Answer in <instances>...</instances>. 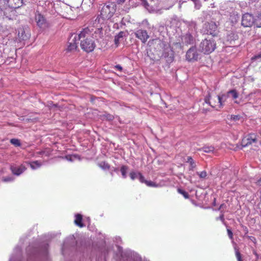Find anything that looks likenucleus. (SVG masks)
Listing matches in <instances>:
<instances>
[{"label": "nucleus", "mask_w": 261, "mask_h": 261, "mask_svg": "<svg viewBox=\"0 0 261 261\" xmlns=\"http://www.w3.org/2000/svg\"><path fill=\"white\" fill-rule=\"evenodd\" d=\"M83 216L81 214H77L75 215V220L74 222L75 225L80 227H83L84 226V224L82 222Z\"/></svg>", "instance_id": "17"}, {"label": "nucleus", "mask_w": 261, "mask_h": 261, "mask_svg": "<svg viewBox=\"0 0 261 261\" xmlns=\"http://www.w3.org/2000/svg\"><path fill=\"white\" fill-rule=\"evenodd\" d=\"M175 44H177H177H179V45H180V43H175Z\"/></svg>", "instance_id": "46"}, {"label": "nucleus", "mask_w": 261, "mask_h": 261, "mask_svg": "<svg viewBox=\"0 0 261 261\" xmlns=\"http://www.w3.org/2000/svg\"><path fill=\"white\" fill-rule=\"evenodd\" d=\"M227 94H230L231 95V96L233 99H236L239 97V94L236 90L232 89L228 91L227 92Z\"/></svg>", "instance_id": "22"}, {"label": "nucleus", "mask_w": 261, "mask_h": 261, "mask_svg": "<svg viewBox=\"0 0 261 261\" xmlns=\"http://www.w3.org/2000/svg\"><path fill=\"white\" fill-rule=\"evenodd\" d=\"M135 35L136 38L140 39L143 43H145L149 36L146 30L139 29L135 32Z\"/></svg>", "instance_id": "11"}, {"label": "nucleus", "mask_w": 261, "mask_h": 261, "mask_svg": "<svg viewBox=\"0 0 261 261\" xmlns=\"http://www.w3.org/2000/svg\"><path fill=\"white\" fill-rule=\"evenodd\" d=\"M10 143L15 146L18 147L21 145L20 140L17 139H12L10 140Z\"/></svg>", "instance_id": "24"}, {"label": "nucleus", "mask_w": 261, "mask_h": 261, "mask_svg": "<svg viewBox=\"0 0 261 261\" xmlns=\"http://www.w3.org/2000/svg\"><path fill=\"white\" fill-rule=\"evenodd\" d=\"M183 40L184 43L186 45H188L190 44H193L194 43L195 39L193 36L190 33H186L183 36Z\"/></svg>", "instance_id": "14"}, {"label": "nucleus", "mask_w": 261, "mask_h": 261, "mask_svg": "<svg viewBox=\"0 0 261 261\" xmlns=\"http://www.w3.org/2000/svg\"><path fill=\"white\" fill-rule=\"evenodd\" d=\"M143 2L146 3V1L145 0H142Z\"/></svg>", "instance_id": "45"}, {"label": "nucleus", "mask_w": 261, "mask_h": 261, "mask_svg": "<svg viewBox=\"0 0 261 261\" xmlns=\"http://www.w3.org/2000/svg\"><path fill=\"white\" fill-rule=\"evenodd\" d=\"M145 184L148 187H158V185L155 182H153L151 180H147L145 182Z\"/></svg>", "instance_id": "28"}, {"label": "nucleus", "mask_w": 261, "mask_h": 261, "mask_svg": "<svg viewBox=\"0 0 261 261\" xmlns=\"http://www.w3.org/2000/svg\"><path fill=\"white\" fill-rule=\"evenodd\" d=\"M227 233H228V236L229 238L231 240H233V233H232V231L229 229H227Z\"/></svg>", "instance_id": "36"}, {"label": "nucleus", "mask_w": 261, "mask_h": 261, "mask_svg": "<svg viewBox=\"0 0 261 261\" xmlns=\"http://www.w3.org/2000/svg\"><path fill=\"white\" fill-rule=\"evenodd\" d=\"M114 68L120 71L122 70V67L120 65L115 66Z\"/></svg>", "instance_id": "38"}, {"label": "nucleus", "mask_w": 261, "mask_h": 261, "mask_svg": "<svg viewBox=\"0 0 261 261\" xmlns=\"http://www.w3.org/2000/svg\"><path fill=\"white\" fill-rule=\"evenodd\" d=\"M138 175V173H137L134 171H132L129 173L130 177L131 179H132V180H135L137 177Z\"/></svg>", "instance_id": "34"}, {"label": "nucleus", "mask_w": 261, "mask_h": 261, "mask_svg": "<svg viewBox=\"0 0 261 261\" xmlns=\"http://www.w3.org/2000/svg\"><path fill=\"white\" fill-rule=\"evenodd\" d=\"M120 1H121V0H120Z\"/></svg>", "instance_id": "47"}, {"label": "nucleus", "mask_w": 261, "mask_h": 261, "mask_svg": "<svg viewBox=\"0 0 261 261\" xmlns=\"http://www.w3.org/2000/svg\"><path fill=\"white\" fill-rule=\"evenodd\" d=\"M64 12L63 14V16L68 19H72V16L73 15V11L71 8L70 7L66 6L64 8Z\"/></svg>", "instance_id": "16"}, {"label": "nucleus", "mask_w": 261, "mask_h": 261, "mask_svg": "<svg viewBox=\"0 0 261 261\" xmlns=\"http://www.w3.org/2000/svg\"><path fill=\"white\" fill-rule=\"evenodd\" d=\"M203 151L205 152H211L214 150V147L213 146L204 147L203 148Z\"/></svg>", "instance_id": "29"}, {"label": "nucleus", "mask_w": 261, "mask_h": 261, "mask_svg": "<svg viewBox=\"0 0 261 261\" xmlns=\"http://www.w3.org/2000/svg\"><path fill=\"white\" fill-rule=\"evenodd\" d=\"M116 11V4L114 2H108L105 4L101 8L99 17L103 20H109L113 17Z\"/></svg>", "instance_id": "2"}, {"label": "nucleus", "mask_w": 261, "mask_h": 261, "mask_svg": "<svg viewBox=\"0 0 261 261\" xmlns=\"http://www.w3.org/2000/svg\"><path fill=\"white\" fill-rule=\"evenodd\" d=\"M235 250H236L235 253H236V256L237 260L238 261H243V260L242 259L241 254L240 253L239 250L237 248H235Z\"/></svg>", "instance_id": "30"}, {"label": "nucleus", "mask_w": 261, "mask_h": 261, "mask_svg": "<svg viewBox=\"0 0 261 261\" xmlns=\"http://www.w3.org/2000/svg\"><path fill=\"white\" fill-rule=\"evenodd\" d=\"M254 16L250 13H246L242 15L241 24L244 27H251L253 25Z\"/></svg>", "instance_id": "8"}, {"label": "nucleus", "mask_w": 261, "mask_h": 261, "mask_svg": "<svg viewBox=\"0 0 261 261\" xmlns=\"http://www.w3.org/2000/svg\"><path fill=\"white\" fill-rule=\"evenodd\" d=\"M98 166L103 170H109L110 168V165L106 162L102 161L98 164Z\"/></svg>", "instance_id": "21"}, {"label": "nucleus", "mask_w": 261, "mask_h": 261, "mask_svg": "<svg viewBox=\"0 0 261 261\" xmlns=\"http://www.w3.org/2000/svg\"><path fill=\"white\" fill-rule=\"evenodd\" d=\"M124 34L123 32L121 31L115 36L114 43L116 47L119 45L120 39L123 38Z\"/></svg>", "instance_id": "19"}, {"label": "nucleus", "mask_w": 261, "mask_h": 261, "mask_svg": "<svg viewBox=\"0 0 261 261\" xmlns=\"http://www.w3.org/2000/svg\"><path fill=\"white\" fill-rule=\"evenodd\" d=\"M128 169V167L125 165L122 166L120 168L122 176L123 178L126 177V171Z\"/></svg>", "instance_id": "23"}, {"label": "nucleus", "mask_w": 261, "mask_h": 261, "mask_svg": "<svg viewBox=\"0 0 261 261\" xmlns=\"http://www.w3.org/2000/svg\"><path fill=\"white\" fill-rule=\"evenodd\" d=\"M254 253V254H255L256 256H257V255H258L256 252H255Z\"/></svg>", "instance_id": "44"}, {"label": "nucleus", "mask_w": 261, "mask_h": 261, "mask_svg": "<svg viewBox=\"0 0 261 261\" xmlns=\"http://www.w3.org/2000/svg\"><path fill=\"white\" fill-rule=\"evenodd\" d=\"M26 169L24 166L21 165L19 166L11 165L10 166V170L12 173L16 175H19L23 173Z\"/></svg>", "instance_id": "12"}, {"label": "nucleus", "mask_w": 261, "mask_h": 261, "mask_svg": "<svg viewBox=\"0 0 261 261\" xmlns=\"http://www.w3.org/2000/svg\"><path fill=\"white\" fill-rule=\"evenodd\" d=\"M138 174L140 181L142 183L145 184V182L147 181V180H146L145 179V178H144V176L142 175V174L140 172H138Z\"/></svg>", "instance_id": "33"}, {"label": "nucleus", "mask_w": 261, "mask_h": 261, "mask_svg": "<svg viewBox=\"0 0 261 261\" xmlns=\"http://www.w3.org/2000/svg\"><path fill=\"white\" fill-rule=\"evenodd\" d=\"M220 219L221 220H224V215H222L221 216H220Z\"/></svg>", "instance_id": "42"}, {"label": "nucleus", "mask_w": 261, "mask_h": 261, "mask_svg": "<svg viewBox=\"0 0 261 261\" xmlns=\"http://www.w3.org/2000/svg\"><path fill=\"white\" fill-rule=\"evenodd\" d=\"M148 45L156 51L161 50V48L165 46L164 43L158 38L150 40L148 42Z\"/></svg>", "instance_id": "9"}, {"label": "nucleus", "mask_w": 261, "mask_h": 261, "mask_svg": "<svg viewBox=\"0 0 261 261\" xmlns=\"http://www.w3.org/2000/svg\"><path fill=\"white\" fill-rule=\"evenodd\" d=\"M163 56H164L165 58H168V61L171 62V61H172L173 60L174 54H173V53L172 52L171 53V54H170L169 57V54L167 55L166 53H164L163 54Z\"/></svg>", "instance_id": "27"}, {"label": "nucleus", "mask_w": 261, "mask_h": 261, "mask_svg": "<svg viewBox=\"0 0 261 261\" xmlns=\"http://www.w3.org/2000/svg\"><path fill=\"white\" fill-rule=\"evenodd\" d=\"M35 20L37 25L40 27L42 28L45 24V19L43 15L41 14L38 13L36 15Z\"/></svg>", "instance_id": "15"}, {"label": "nucleus", "mask_w": 261, "mask_h": 261, "mask_svg": "<svg viewBox=\"0 0 261 261\" xmlns=\"http://www.w3.org/2000/svg\"><path fill=\"white\" fill-rule=\"evenodd\" d=\"M256 184L257 185L261 186V177L257 180Z\"/></svg>", "instance_id": "39"}, {"label": "nucleus", "mask_w": 261, "mask_h": 261, "mask_svg": "<svg viewBox=\"0 0 261 261\" xmlns=\"http://www.w3.org/2000/svg\"><path fill=\"white\" fill-rule=\"evenodd\" d=\"M253 25L256 28H261V13L254 16Z\"/></svg>", "instance_id": "18"}, {"label": "nucleus", "mask_w": 261, "mask_h": 261, "mask_svg": "<svg viewBox=\"0 0 261 261\" xmlns=\"http://www.w3.org/2000/svg\"><path fill=\"white\" fill-rule=\"evenodd\" d=\"M8 6L13 9L20 7L23 4L22 0H6Z\"/></svg>", "instance_id": "13"}, {"label": "nucleus", "mask_w": 261, "mask_h": 261, "mask_svg": "<svg viewBox=\"0 0 261 261\" xmlns=\"http://www.w3.org/2000/svg\"><path fill=\"white\" fill-rule=\"evenodd\" d=\"M187 162L189 163L190 164V166L189 170L193 171L194 169L196 167V164L192 158L191 156H188L187 158Z\"/></svg>", "instance_id": "20"}, {"label": "nucleus", "mask_w": 261, "mask_h": 261, "mask_svg": "<svg viewBox=\"0 0 261 261\" xmlns=\"http://www.w3.org/2000/svg\"><path fill=\"white\" fill-rule=\"evenodd\" d=\"M102 117L109 121H112L114 119V116L113 115L108 113L104 114Z\"/></svg>", "instance_id": "26"}, {"label": "nucleus", "mask_w": 261, "mask_h": 261, "mask_svg": "<svg viewBox=\"0 0 261 261\" xmlns=\"http://www.w3.org/2000/svg\"><path fill=\"white\" fill-rule=\"evenodd\" d=\"M227 96L223 94L222 96L213 95L210 94L204 98L206 103H208L212 107L217 110L221 109L223 106V103L226 101Z\"/></svg>", "instance_id": "3"}, {"label": "nucleus", "mask_w": 261, "mask_h": 261, "mask_svg": "<svg viewBox=\"0 0 261 261\" xmlns=\"http://www.w3.org/2000/svg\"><path fill=\"white\" fill-rule=\"evenodd\" d=\"M217 28L218 27L215 22L213 21L206 22L203 27L202 31L204 34L215 37L218 34Z\"/></svg>", "instance_id": "5"}, {"label": "nucleus", "mask_w": 261, "mask_h": 261, "mask_svg": "<svg viewBox=\"0 0 261 261\" xmlns=\"http://www.w3.org/2000/svg\"><path fill=\"white\" fill-rule=\"evenodd\" d=\"M231 118L233 120H237V119H238V116H232Z\"/></svg>", "instance_id": "40"}, {"label": "nucleus", "mask_w": 261, "mask_h": 261, "mask_svg": "<svg viewBox=\"0 0 261 261\" xmlns=\"http://www.w3.org/2000/svg\"><path fill=\"white\" fill-rule=\"evenodd\" d=\"M216 43L213 39H205L200 44V49L205 54H209L216 49Z\"/></svg>", "instance_id": "4"}, {"label": "nucleus", "mask_w": 261, "mask_h": 261, "mask_svg": "<svg viewBox=\"0 0 261 261\" xmlns=\"http://www.w3.org/2000/svg\"><path fill=\"white\" fill-rule=\"evenodd\" d=\"M18 36L22 40H25L27 39V37L25 34H24V31L23 30H21V35L20 32H18Z\"/></svg>", "instance_id": "32"}, {"label": "nucleus", "mask_w": 261, "mask_h": 261, "mask_svg": "<svg viewBox=\"0 0 261 261\" xmlns=\"http://www.w3.org/2000/svg\"><path fill=\"white\" fill-rule=\"evenodd\" d=\"M249 237L251 239V240L253 242H254V241H256V239H255V238L254 237Z\"/></svg>", "instance_id": "41"}, {"label": "nucleus", "mask_w": 261, "mask_h": 261, "mask_svg": "<svg viewBox=\"0 0 261 261\" xmlns=\"http://www.w3.org/2000/svg\"><path fill=\"white\" fill-rule=\"evenodd\" d=\"M195 4V7L196 9H199L201 7V4L197 0H193Z\"/></svg>", "instance_id": "35"}, {"label": "nucleus", "mask_w": 261, "mask_h": 261, "mask_svg": "<svg viewBox=\"0 0 261 261\" xmlns=\"http://www.w3.org/2000/svg\"><path fill=\"white\" fill-rule=\"evenodd\" d=\"M80 46L81 48L87 53L93 51L96 44L93 37V34L88 28L83 29L80 33Z\"/></svg>", "instance_id": "1"}, {"label": "nucleus", "mask_w": 261, "mask_h": 261, "mask_svg": "<svg viewBox=\"0 0 261 261\" xmlns=\"http://www.w3.org/2000/svg\"><path fill=\"white\" fill-rule=\"evenodd\" d=\"M198 56L199 54L196 46H192L187 50L186 58L189 62H193L198 60Z\"/></svg>", "instance_id": "7"}, {"label": "nucleus", "mask_w": 261, "mask_h": 261, "mask_svg": "<svg viewBox=\"0 0 261 261\" xmlns=\"http://www.w3.org/2000/svg\"><path fill=\"white\" fill-rule=\"evenodd\" d=\"M177 192L183 195V196L186 198V199H188L189 198V195L188 194V193H187V192H186L185 191L181 189H179L178 188L177 189Z\"/></svg>", "instance_id": "25"}, {"label": "nucleus", "mask_w": 261, "mask_h": 261, "mask_svg": "<svg viewBox=\"0 0 261 261\" xmlns=\"http://www.w3.org/2000/svg\"><path fill=\"white\" fill-rule=\"evenodd\" d=\"M261 58V54H259L258 55H257L254 56L253 57H252L251 60L252 61H253V60H256L258 58Z\"/></svg>", "instance_id": "37"}, {"label": "nucleus", "mask_w": 261, "mask_h": 261, "mask_svg": "<svg viewBox=\"0 0 261 261\" xmlns=\"http://www.w3.org/2000/svg\"><path fill=\"white\" fill-rule=\"evenodd\" d=\"M259 193H260V196H259V198H260V201H261V190L260 191Z\"/></svg>", "instance_id": "43"}, {"label": "nucleus", "mask_w": 261, "mask_h": 261, "mask_svg": "<svg viewBox=\"0 0 261 261\" xmlns=\"http://www.w3.org/2000/svg\"><path fill=\"white\" fill-rule=\"evenodd\" d=\"M197 174L199 175L200 178H205L207 176V173L205 171L197 172Z\"/></svg>", "instance_id": "31"}, {"label": "nucleus", "mask_w": 261, "mask_h": 261, "mask_svg": "<svg viewBox=\"0 0 261 261\" xmlns=\"http://www.w3.org/2000/svg\"><path fill=\"white\" fill-rule=\"evenodd\" d=\"M256 142L257 137L256 135L254 134H250L243 138L242 140V145L243 147H246Z\"/></svg>", "instance_id": "10"}, {"label": "nucleus", "mask_w": 261, "mask_h": 261, "mask_svg": "<svg viewBox=\"0 0 261 261\" xmlns=\"http://www.w3.org/2000/svg\"><path fill=\"white\" fill-rule=\"evenodd\" d=\"M80 39V34L72 35L69 40L67 50L69 51L75 50L77 48L78 41Z\"/></svg>", "instance_id": "6"}]
</instances>
